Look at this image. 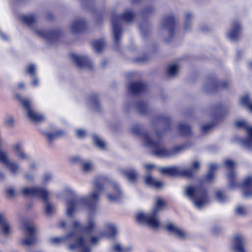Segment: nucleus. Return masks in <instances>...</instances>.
<instances>
[{
    "label": "nucleus",
    "mask_w": 252,
    "mask_h": 252,
    "mask_svg": "<svg viewBox=\"0 0 252 252\" xmlns=\"http://www.w3.org/2000/svg\"><path fill=\"white\" fill-rule=\"evenodd\" d=\"M131 130L133 133L143 136L146 145L152 149L154 155L157 157H167L181 151L184 148V146H175L171 151H168L162 147L161 141H154L151 139L148 133L142 132V126L140 125L133 126Z\"/></svg>",
    "instance_id": "nucleus-1"
},
{
    "label": "nucleus",
    "mask_w": 252,
    "mask_h": 252,
    "mask_svg": "<svg viewBox=\"0 0 252 252\" xmlns=\"http://www.w3.org/2000/svg\"><path fill=\"white\" fill-rule=\"evenodd\" d=\"M225 167L229 170L228 179L229 186L231 188H236L242 187L244 190V196L246 197L252 196V177L249 176L245 178L241 185L236 181V173L235 172V163L230 159H226L224 162Z\"/></svg>",
    "instance_id": "nucleus-2"
},
{
    "label": "nucleus",
    "mask_w": 252,
    "mask_h": 252,
    "mask_svg": "<svg viewBox=\"0 0 252 252\" xmlns=\"http://www.w3.org/2000/svg\"><path fill=\"white\" fill-rule=\"evenodd\" d=\"M185 194L198 207H202L209 201L207 190L201 186H187L185 189Z\"/></svg>",
    "instance_id": "nucleus-3"
},
{
    "label": "nucleus",
    "mask_w": 252,
    "mask_h": 252,
    "mask_svg": "<svg viewBox=\"0 0 252 252\" xmlns=\"http://www.w3.org/2000/svg\"><path fill=\"white\" fill-rule=\"evenodd\" d=\"M98 199V193L97 192H93L89 194L87 197L81 198L77 200V201L74 200H69L67 203V215L68 216L72 215L75 211L77 202L87 207L90 212L93 213L94 212L96 209Z\"/></svg>",
    "instance_id": "nucleus-4"
},
{
    "label": "nucleus",
    "mask_w": 252,
    "mask_h": 252,
    "mask_svg": "<svg viewBox=\"0 0 252 252\" xmlns=\"http://www.w3.org/2000/svg\"><path fill=\"white\" fill-rule=\"evenodd\" d=\"M135 17L134 13L130 11H126L122 14H113L111 17L114 38L117 46L119 45L122 29L120 25L121 20L126 22H131Z\"/></svg>",
    "instance_id": "nucleus-5"
},
{
    "label": "nucleus",
    "mask_w": 252,
    "mask_h": 252,
    "mask_svg": "<svg viewBox=\"0 0 252 252\" xmlns=\"http://www.w3.org/2000/svg\"><path fill=\"white\" fill-rule=\"evenodd\" d=\"M158 213L152 211L151 214L139 213L136 216V221L140 223H145L153 228H158L159 221L157 218Z\"/></svg>",
    "instance_id": "nucleus-6"
},
{
    "label": "nucleus",
    "mask_w": 252,
    "mask_h": 252,
    "mask_svg": "<svg viewBox=\"0 0 252 252\" xmlns=\"http://www.w3.org/2000/svg\"><path fill=\"white\" fill-rule=\"evenodd\" d=\"M24 196H38L44 201H48L49 193L45 189L38 188H25L22 190Z\"/></svg>",
    "instance_id": "nucleus-7"
},
{
    "label": "nucleus",
    "mask_w": 252,
    "mask_h": 252,
    "mask_svg": "<svg viewBox=\"0 0 252 252\" xmlns=\"http://www.w3.org/2000/svg\"><path fill=\"white\" fill-rule=\"evenodd\" d=\"M36 33L50 41L58 40L62 35V31L60 29L51 31L39 30H37Z\"/></svg>",
    "instance_id": "nucleus-8"
},
{
    "label": "nucleus",
    "mask_w": 252,
    "mask_h": 252,
    "mask_svg": "<svg viewBox=\"0 0 252 252\" xmlns=\"http://www.w3.org/2000/svg\"><path fill=\"white\" fill-rule=\"evenodd\" d=\"M95 226V222L92 218H89L88 225L86 226H82L77 220L74 221L72 223L73 228L75 231L81 230L83 234H89L90 235L93 233Z\"/></svg>",
    "instance_id": "nucleus-9"
},
{
    "label": "nucleus",
    "mask_w": 252,
    "mask_h": 252,
    "mask_svg": "<svg viewBox=\"0 0 252 252\" xmlns=\"http://www.w3.org/2000/svg\"><path fill=\"white\" fill-rule=\"evenodd\" d=\"M235 126L237 128H244L247 130L248 137L243 139L242 142L247 147L252 146V127L247 125L244 121H238L235 123Z\"/></svg>",
    "instance_id": "nucleus-10"
},
{
    "label": "nucleus",
    "mask_w": 252,
    "mask_h": 252,
    "mask_svg": "<svg viewBox=\"0 0 252 252\" xmlns=\"http://www.w3.org/2000/svg\"><path fill=\"white\" fill-rule=\"evenodd\" d=\"M212 117L214 120L219 122L228 113L227 108L221 103H220L212 107Z\"/></svg>",
    "instance_id": "nucleus-11"
},
{
    "label": "nucleus",
    "mask_w": 252,
    "mask_h": 252,
    "mask_svg": "<svg viewBox=\"0 0 252 252\" xmlns=\"http://www.w3.org/2000/svg\"><path fill=\"white\" fill-rule=\"evenodd\" d=\"M70 56L76 64L79 67H86L91 70L93 68V63L87 57L79 56L74 54H71Z\"/></svg>",
    "instance_id": "nucleus-12"
},
{
    "label": "nucleus",
    "mask_w": 252,
    "mask_h": 252,
    "mask_svg": "<svg viewBox=\"0 0 252 252\" xmlns=\"http://www.w3.org/2000/svg\"><path fill=\"white\" fill-rule=\"evenodd\" d=\"M25 229L29 238L23 239L22 243L25 246H31L36 243L37 238L35 236V230L33 226L28 224L25 225Z\"/></svg>",
    "instance_id": "nucleus-13"
},
{
    "label": "nucleus",
    "mask_w": 252,
    "mask_h": 252,
    "mask_svg": "<svg viewBox=\"0 0 252 252\" xmlns=\"http://www.w3.org/2000/svg\"><path fill=\"white\" fill-rule=\"evenodd\" d=\"M21 103L24 108L27 110L28 116L31 120L35 122H39L43 120L44 117L42 115L37 114L31 109L29 100H22Z\"/></svg>",
    "instance_id": "nucleus-14"
},
{
    "label": "nucleus",
    "mask_w": 252,
    "mask_h": 252,
    "mask_svg": "<svg viewBox=\"0 0 252 252\" xmlns=\"http://www.w3.org/2000/svg\"><path fill=\"white\" fill-rule=\"evenodd\" d=\"M156 119L158 122L164 126V129L163 131H156V135L160 138L164 132H166L171 129L172 120L170 117L165 115H158Z\"/></svg>",
    "instance_id": "nucleus-15"
},
{
    "label": "nucleus",
    "mask_w": 252,
    "mask_h": 252,
    "mask_svg": "<svg viewBox=\"0 0 252 252\" xmlns=\"http://www.w3.org/2000/svg\"><path fill=\"white\" fill-rule=\"evenodd\" d=\"M207 83L211 85L212 90L213 91L218 90L219 89H226L229 86V82L228 81H224L220 82L217 78L215 76H209L207 79Z\"/></svg>",
    "instance_id": "nucleus-16"
},
{
    "label": "nucleus",
    "mask_w": 252,
    "mask_h": 252,
    "mask_svg": "<svg viewBox=\"0 0 252 252\" xmlns=\"http://www.w3.org/2000/svg\"><path fill=\"white\" fill-rule=\"evenodd\" d=\"M162 173L170 176H184L190 177L192 175L190 170H180L176 167L163 168L161 169Z\"/></svg>",
    "instance_id": "nucleus-17"
},
{
    "label": "nucleus",
    "mask_w": 252,
    "mask_h": 252,
    "mask_svg": "<svg viewBox=\"0 0 252 252\" xmlns=\"http://www.w3.org/2000/svg\"><path fill=\"white\" fill-rule=\"evenodd\" d=\"M163 26L168 29L169 36L170 38H172L174 35L176 28V20L174 16L170 15L165 16L163 20Z\"/></svg>",
    "instance_id": "nucleus-18"
},
{
    "label": "nucleus",
    "mask_w": 252,
    "mask_h": 252,
    "mask_svg": "<svg viewBox=\"0 0 252 252\" xmlns=\"http://www.w3.org/2000/svg\"><path fill=\"white\" fill-rule=\"evenodd\" d=\"M147 86L142 82H131L128 87V91L133 95H137L145 92Z\"/></svg>",
    "instance_id": "nucleus-19"
},
{
    "label": "nucleus",
    "mask_w": 252,
    "mask_h": 252,
    "mask_svg": "<svg viewBox=\"0 0 252 252\" xmlns=\"http://www.w3.org/2000/svg\"><path fill=\"white\" fill-rule=\"evenodd\" d=\"M68 247L71 250L83 249L81 252H90V248L86 246L85 240L82 236L78 237L74 243L69 245Z\"/></svg>",
    "instance_id": "nucleus-20"
},
{
    "label": "nucleus",
    "mask_w": 252,
    "mask_h": 252,
    "mask_svg": "<svg viewBox=\"0 0 252 252\" xmlns=\"http://www.w3.org/2000/svg\"><path fill=\"white\" fill-rule=\"evenodd\" d=\"M241 33V26L240 24L235 21L231 27V29L228 33V37L233 41L237 40Z\"/></svg>",
    "instance_id": "nucleus-21"
},
{
    "label": "nucleus",
    "mask_w": 252,
    "mask_h": 252,
    "mask_svg": "<svg viewBox=\"0 0 252 252\" xmlns=\"http://www.w3.org/2000/svg\"><path fill=\"white\" fill-rule=\"evenodd\" d=\"M73 32L79 33L84 32L87 29V24L83 19L75 21L71 26Z\"/></svg>",
    "instance_id": "nucleus-22"
},
{
    "label": "nucleus",
    "mask_w": 252,
    "mask_h": 252,
    "mask_svg": "<svg viewBox=\"0 0 252 252\" xmlns=\"http://www.w3.org/2000/svg\"><path fill=\"white\" fill-rule=\"evenodd\" d=\"M165 228L168 232L172 233L181 239L184 240L186 238L187 234L186 232L179 228L176 227L171 223L167 224Z\"/></svg>",
    "instance_id": "nucleus-23"
},
{
    "label": "nucleus",
    "mask_w": 252,
    "mask_h": 252,
    "mask_svg": "<svg viewBox=\"0 0 252 252\" xmlns=\"http://www.w3.org/2000/svg\"><path fill=\"white\" fill-rule=\"evenodd\" d=\"M112 193L107 195L108 199L111 201L119 200L122 196V191L119 186L117 183L112 184Z\"/></svg>",
    "instance_id": "nucleus-24"
},
{
    "label": "nucleus",
    "mask_w": 252,
    "mask_h": 252,
    "mask_svg": "<svg viewBox=\"0 0 252 252\" xmlns=\"http://www.w3.org/2000/svg\"><path fill=\"white\" fill-rule=\"evenodd\" d=\"M0 161L5 164L12 172L15 173L18 171V165L14 162H10L5 153L1 150H0Z\"/></svg>",
    "instance_id": "nucleus-25"
},
{
    "label": "nucleus",
    "mask_w": 252,
    "mask_h": 252,
    "mask_svg": "<svg viewBox=\"0 0 252 252\" xmlns=\"http://www.w3.org/2000/svg\"><path fill=\"white\" fill-rule=\"evenodd\" d=\"M109 181L108 178L105 176H99L96 177L94 183V189L98 192L102 191L104 185Z\"/></svg>",
    "instance_id": "nucleus-26"
},
{
    "label": "nucleus",
    "mask_w": 252,
    "mask_h": 252,
    "mask_svg": "<svg viewBox=\"0 0 252 252\" xmlns=\"http://www.w3.org/2000/svg\"><path fill=\"white\" fill-rule=\"evenodd\" d=\"M235 245L234 249L237 252H246L244 246V238L239 235H236L234 237Z\"/></svg>",
    "instance_id": "nucleus-27"
},
{
    "label": "nucleus",
    "mask_w": 252,
    "mask_h": 252,
    "mask_svg": "<svg viewBox=\"0 0 252 252\" xmlns=\"http://www.w3.org/2000/svg\"><path fill=\"white\" fill-rule=\"evenodd\" d=\"M145 182L149 186L156 189H160L163 186V183L154 179L151 175H148L145 177Z\"/></svg>",
    "instance_id": "nucleus-28"
},
{
    "label": "nucleus",
    "mask_w": 252,
    "mask_h": 252,
    "mask_svg": "<svg viewBox=\"0 0 252 252\" xmlns=\"http://www.w3.org/2000/svg\"><path fill=\"white\" fill-rule=\"evenodd\" d=\"M65 134V132L63 130H59L56 131L54 133L45 132V135L47 137L49 144H51L53 141L56 139L61 138Z\"/></svg>",
    "instance_id": "nucleus-29"
},
{
    "label": "nucleus",
    "mask_w": 252,
    "mask_h": 252,
    "mask_svg": "<svg viewBox=\"0 0 252 252\" xmlns=\"http://www.w3.org/2000/svg\"><path fill=\"white\" fill-rule=\"evenodd\" d=\"M76 234L74 231H71L66 235L65 237H53L50 241L53 243H60L64 239H76Z\"/></svg>",
    "instance_id": "nucleus-30"
},
{
    "label": "nucleus",
    "mask_w": 252,
    "mask_h": 252,
    "mask_svg": "<svg viewBox=\"0 0 252 252\" xmlns=\"http://www.w3.org/2000/svg\"><path fill=\"white\" fill-rule=\"evenodd\" d=\"M22 21L30 27H32L36 22V16L34 14L24 15L21 17Z\"/></svg>",
    "instance_id": "nucleus-31"
},
{
    "label": "nucleus",
    "mask_w": 252,
    "mask_h": 252,
    "mask_svg": "<svg viewBox=\"0 0 252 252\" xmlns=\"http://www.w3.org/2000/svg\"><path fill=\"white\" fill-rule=\"evenodd\" d=\"M178 128L183 136H188L192 133L191 126L189 125L181 123L178 126Z\"/></svg>",
    "instance_id": "nucleus-32"
},
{
    "label": "nucleus",
    "mask_w": 252,
    "mask_h": 252,
    "mask_svg": "<svg viewBox=\"0 0 252 252\" xmlns=\"http://www.w3.org/2000/svg\"><path fill=\"white\" fill-rule=\"evenodd\" d=\"M136 108L142 114H146L148 112V106L145 102L139 101L135 104Z\"/></svg>",
    "instance_id": "nucleus-33"
},
{
    "label": "nucleus",
    "mask_w": 252,
    "mask_h": 252,
    "mask_svg": "<svg viewBox=\"0 0 252 252\" xmlns=\"http://www.w3.org/2000/svg\"><path fill=\"white\" fill-rule=\"evenodd\" d=\"M217 167V166L215 164L210 165L209 171L204 177L205 180L210 182L213 180L215 176V171Z\"/></svg>",
    "instance_id": "nucleus-34"
},
{
    "label": "nucleus",
    "mask_w": 252,
    "mask_h": 252,
    "mask_svg": "<svg viewBox=\"0 0 252 252\" xmlns=\"http://www.w3.org/2000/svg\"><path fill=\"white\" fill-rule=\"evenodd\" d=\"M92 46L96 52L99 53L102 50L104 42L102 40H95L92 43Z\"/></svg>",
    "instance_id": "nucleus-35"
},
{
    "label": "nucleus",
    "mask_w": 252,
    "mask_h": 252,
    "mask_svg": "<svg viewBox=\"0 0 252 252\" xmlns=\"http://www.w3.org/2000/svg\"><path fill=\"white\" fill-rule=\"evenodd\" d=\"M241 103L251 112H252V102H251L248 95H245L241 97Z\"/></svg>",
    "instance_id": "nucleus-36"
},
{
    "label": "nucleus",
    "mask_w": 252,
    "mask_h": 252,
    "mask_svg": "<svg viewBox=\"0 0 252 252\" xmlns=\"http://www.w3.org/2000/svg\"><path fill=\"white\" fill-rule=\"evenodd\" d=\"M0 225L2 228L3 233L5 235H8L10 232V227L8 224L5 221V220L2 215L0 214Z\"/></svg>",
    "instance_id": "nucleus-37"
},
{
    "label": "nucleus",
    "mask_w": 252,
    "mask_h": 252,
    "mask_svg": "<svg viewBox=\"0 0 252 252\" xmlns=\"http://www.w3.org/2000/svg\"><path fill=\"white\" fill-rule=\"evenodd\" d=\"M90 99L95 109L97 111L100 110L101 107L97 95L95 94H92L90 97Z\"/></svg>",
    "instance_id": "nucleus-38"
},
{
    "label": "nucleus",
    "mask_w": 252,
    "mask_h": 252,
    "mask_svg": "<svg viewBox=\"0 0 252 252\" xmlns=\"http://www.w3.org/2000/svg\"><path fill=\"white\" fill-rule=\"evenodd\" d=\"M166 206V203L161 199L158 198L157 199L156 205L152 211L155 213H158L159 211L162 210Z\"/></svg>",
    "instance_id": "nucleus-39"
},
{
    "label": "nucleus",
    "mask_w": 252,
    "mask_h": 252,
    "mask_svg": "<svg viewBox=\"0 0 252 252\" xmlns=\"http://www.w3.org/2000/svg\"><path fill=\"white\" fill-rule=\"evenodd\" d=\"M123 174L131 182H134L136 180L137 174L133 170L124 171Z\"/></svg>",
    "instance_id": "nucleus-40"
},
{
    "label": "nucleus",
    "mask_w": 252,
    "mask_h": 252,
    "mask_svg": "<svg viewBox=\"0 0 252 252\" xmlns=\"http://www.w3.org/2000/svg\"><path fill=\"white\" fill-rule=\"evenodd\" d=\"M200 168L199 162L198 161H193L191 165V167L189 169H184V170H190L192 172V175L188 178H192L194 177L195 174Z\"/></svg>",
    "instance_id": "nucleus-41"
},
{
    "label": "nucleus",
    "mask_w": 252,
    "mask_h": 252,
    "mask_svg": "<svg viewBox=\"0 0 252 252\" xmlns=\"http://www.w3.org/2000/svg\"><path fill=\"white\" fill-rule=\"evenodd\" d=\"M113 249L115 252H130L132 251L131 247L123 248L119 244H115L113 247Z\"/></svg>",
    "instance_id": "nucleus-42"
},
{
    "label": "nucleus",
    "mask_w": 252,
    "mask_h": 252,
    "mask_svg": "<svg viewBox=\"0 0 252 252\" xmlns=\"http://www.w3.org/2000/svg\"><path fill=\"white\" fill-rule=\"evenodd\" d=\"M107 230V235L110 237H113L116 235L117 229L116 227L111 224H108L106 226Z\"/></svg>",
    "instance_id": "nucleus-43"
},
{
    "label": "nucleus",
    "mask_w": 252,
    "mask_h": 252,
    "mask_svg": "<svg viewBox=\"0 0 252 252\" xmlns=\"http://www.w3.org/2000/svg\"><path fill=\"white\" fill-rule=\"evenodd\" d=\"M15 151L18 154L20 158L23 159H26L27 155L21 150V145L20 143H17L14 147Z\"/></svg>",
    "instance_id": "nucleus-44"
},
{
    "label": "nucleus",
    "mask_w": 252,
    "mask_h": 252,
    "mask_svg": "<svg viewBox=\"0 0 252 252\" xmlns=\"http://www.w3.org/2000/svg\"><path fill=\"white\" fill-rule=\"evenodd\" d=\"M192 15L191 13L188 12L186 14L185 16V21L184 25V29L187 30L190 28V21L192 19Z\"/></svg>",
    "instance_id": "nucleus-45"
},
{
    "label": "nucleus",
    "mask_w": 252,
    "mask_h": 252,
    "mask_svg": "<svg viewBox=\"0 0 252 252\" xmlns=\"http://www.w3.org/2000/svg\"><path fill=\"white\" fill-rule=\"evenodd\" d=\"M26 72L31 76L34 77L36 75L35 66L33 64H30L27 67Z\"/></svg>",
    "instance_id": "nucleus-46"
},
{
    "label": "nucleus",
    "mask_w": 252,
    "mask_h": 252,
    "mask_svg": "<svg viewBox=\"0 0 252 252\" xmlns=\"http://www.w3.org/2000/svg\"><path fill=\"white\" fill-rule=\"evenodd\" d=\"M94 144L99 148L103 149L105 148V144L97 136L94 135L93 137Z\"/></svg>",
    "instance_id": "nucleus-47"
},
{
    "label": "nucleus",
    "mask_w": 252,
    "mask_h": 252,
    "mask_svg": "<svg viewBox=\"0 0 252 252\" xmlns=\"http://www.w3.org/2000/svg\"><path fill=\"white\" fill-rule=\"evenodd\" d=\"M235 213L238 215L244 216L246 215L247 210L243 206H238L235 210Z\"/></svg>",
    "instance_id": "nucleus-48"
},
{
    "label": "nucleus",
    "mask_w": 252,
    "mask_h": 252,
    "mask_svg": "<svg viewBox=\"0 0 252 252\" xmlns=\"http://www.w3.org/2000/svg\"><path fill=\"white\" fill-rule=\"evenodd\" d=\"M178 70V65L176 64L169 66L167 70V73L170 75H175Z\"/></svg>",
    "instance_id": "nucleus-49"
},
{
    "label": "nucleus",
    "mask_w": 252,
    "mask_h": 252,
    "mask_svg": "<svg viewBox=\"0 0 252 252\" xmlns=\"http://www.w3.org/2000/svg\"><path fill=\"white\" fill-rule=\"evenodd\" d=\"M154 11V8L152 6H149L145 7L142 11L141 13L143 16H146L147 15L151 14Z\"/></svg>",
    "instance_id": "nucleus-50"
},
{
    "label": "nucleus",
    "mask_w": 252,
    "mask_h": 252,
    "mask_svg": "<svg viewBox=\"0 0 252 252\" xmlns=\"http://www.w3.org/2000/svg\"><path fill=\"white\" fill-rule=\"evenodd\" d=\"M215 124H208L202 126L201 127V131L203 133L207 132L215 126Z\"/></svg>",
    "instance_id": "nucleus-51"
},
{
    "label": "nucleus",
    "mask_w": 252,
    "mask_h": 252,
    "mask_svg": "<svg viewBox=\"0 0 252 252\" xmlns=\"http://www.w3.org/2000/svg\"><path fill=\"white\" fill-rule=\"evenodd\" d=\"M45 202H47V205L45 209L46 213L48 215H51L53 212V207L52 205L48 202V200Z\"/></svg>",
    "instance_id": "nucleus-52"
},
{
    "label": "nucleus",
    "mask_w": 252,
    "mask_h": 252,
    "mask_svg": "<svg viewBox=\"0 0 252 252\" xmlns=\"http://www.w3.org/2000/svg\"><path fill=\"white\" fill-rule=\"evenodd\" d=\"M216 196L217 198L220 201H223L225 197L223 192L221 191H217L216 193Z\"/></svg>",
    "instance_id": "nucleus-53"
},
{
    "label": "nucleus",
    "mask_w": 252,
    "mask_h": 252,
    "mask_svg": "<svg viewBox=\"0 0 252 252\" xmlns=\"http://www.w3.org/2000/svg\"><path fill=\"white\" fill-rule=\"evenodd\" d=\"M91 168L92 164L90 162H85L82 164V169L85 172L90 171Z\"/></svg>",
    "instance_id": "nucleus-54"
},
{
    "label": "nucleus",
    "mask_w": 252,
    "mask_h": 252,
    "mask_svg": "<svg viewBox=\"0 0 252 252\" xmlns=\"http://www.w3.org/2000/svg\"><path fill=\"white\" fill-rule=\"evenodd\" d=\"M149 59V57L147 55H144L141 58H137L136 59V62H144Z\"/></svg>",
    "instance_id": "nucleus-55"
},
{
    "label": "nucleus",
    "mask_w": 252,
    "mask_h": 252,
    "mask_svg": "<svg viewBox=\"0 0 252 252\" xmlns=\"http://www.w3.org/2000/svg\"><path fill=\"white\" fill-rule=\"evenodd\" d=\"M76 133L77 136L80 138L84 137L86 134V131L84 130L81 129H78L76 131Z\"/></svg>",
    "instance_id": "nucleus-56"
},
{
    "label": "nucleus",
    "mask_w": 252,
    "mask_h": 252,
    "mask_svg": "<svg viewBox=\"0 0 252 252\" xmlns=\"http://www.w3.org/2000/svg\"><path fill=\"white\" fill-rule=\"evenodd\" d=\"M6 124L9 126H13L14 124V119L12 117H9L6 122Z\"/></svg>",
    "instance_id": "nucleus-57"
},
{
    "label": "nucleus",
    "mask_w": 252,
    "mask_h": 252,
    "mask_svg": "<svg viewBox=\"0 0 252 252\" xmlns=\"http://www.w3.org/2000/svg\"><path fill=\"white\" fill-rule=\"evenodd\" d=\"M6 194L9 197H12L14 194V190L12 188H8L6 190Z\"/></svg>",
    "instance_id": "nucleus-58"
},
{
    "label": "nucleus",
    "mask_w": 252,
    "mask_h": 252,
    "mask_svg": "<svg viewBox=\"0 0 252 252\" xmlns=\"http://www.w3.org/2000/svg\"><path fill=\"white\" fill-rule=\"evenodd\" d=\"M33 77V79L32 81V84L34 86H36L38 84V78H37L36 75L34 77Z\"/></svg>",
    "instance_id": "nucleus-59"
},
{
    "label": "nucleus",
    "mask_w": 252,
    "mask_h": 252,
    "mask_svg": "<svg viewBox=\"0 0 252 252\" xmlns=\"http://www.w3.org/2000/svg\"><path fill=\"white\" fill-rule=\"evenodd\" d=\"M46 18L48 20H52L54 19L53 14L51 12H48L46 14Z\"/></svg>",
    "instance_id": "nucleus-60"
},
{
    "label": "nucleus",
    "mask_w": 252,
    "mask_h": 252,
    "mask_svg": "<svg viewBox=\"0 0 252 252\" xmlns=\"http://www.w3.org/2000/svg\"><path fill=\"white\" fill-rule=\"evenodd\" d=\"M98 238L95 236H92L90 238V242L92 243H96L98 242Z\"/></svg>",
    "instance_id": "nucleus-61"
},
{
    "label": "nucleus",
    "mask_w": 252,
    "mask_h": 252,
    "mask_svg": "<svg viewBox=\"0 0 252 252\" xmlns=\"http://www.w3.org/2000/svg\"><path fill=\"white\" fill-rule=\"evenodd\" d=\"M70 161L71 162L74 163L80 161L81 159L78 157H73L70 158Z\"/></svg>",
    "instance_id": "nucleus-62"
},
{
    "label": "nucleus",
    "mask_w": 252,
    "mask_h": 252,
    "mask_svg": "<svg viewBox=\"0 0 252 252\" xmlns=\"http://www.w3.org/2000/svg\"><path fill=\"white\" fill-rule=\"evenodd\" d=\"M51 179V175L48 174V175H46L44 178V182L45 183H46L48 181H49L50 179Z\"/></svg>",
    "instance_id": "nucleus-63"
},
{
    "label": "nucleus",
    "mask_w": 252,
    "mask_h": 252,
    "mask_svg": "<svg viewBox=\"0 0 252 252\" xmlns=\"http://www.w3.org/2000/svg\"><path fill=\"white\" fill-rule=\"evenodd\" d=\"M145 167L147 169L150 170V169L153 168L154 167V165L153 164H146L145 165Z\"/></svg>",
    "instance_id": "nucleus-64"
}]
</instances>
